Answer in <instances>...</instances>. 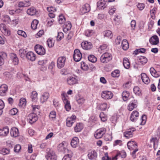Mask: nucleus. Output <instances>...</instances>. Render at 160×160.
Returning <instances> with one entry per match:
<instances>
[{"mask_svg": "<svg viewBox=\"0 0 160 160\" xmlns=\"http://www.w3.org/2000/svg\"><path fill=\"white\" fill-rule=\"evenodd\" d=\"M63 37V34L62 32H60L58 33L57 37V40L60 41Z\"/></svg>", "mask_w": 160, "mask_h": 160, "instance_id": "obj_62", "label": "nucleus"}, {"mask_svg": "<svg viewBox=\"0 0 160 160\" xmlns=\"http://www.w3.org/2000/svg\"><path fill=\"white\" fill-rule=\"evenodd\" d=\"M130 95V93L127 91H124L122 94V98L124 101H127Z\"/></svg>", "mask_w": 160, "mask_h": 160, "instance_id": "obj_32", "label": "nucleus"}, {"mask_svg": "<svg viewBox=\"0 0 160 160\" xmlns=\"http://www.w3.org/2000/svg\"><path fill=\"white\" fill-rule=\"evenodd\" d=\"M97 7L99 9H103L105 8L104 1L100 0L97 3Z\"/></svg>", "mask_w": 160, "mask_h": 160, "instance_id": "obj_34", "label": "nucleus"}, {"mask_svg": "<svg viewBox=\"0 0 160 160\" xmlns=\"http://www.w3.org/2000/svg\"><path fill=\"white\" fill-rule=\"evenodd\" d=\"M8 90V86L6 84H3L0 87V95L5 96Z\"/></svg>", "mask_w": 160, "mask_h": 160, "instance_id": "obj_10", "label": "nucleus"}, {"mask_svg": "<svg viewBox=\"0 0 160 160\" xmlns=\"http://www.w3.org/2000/svg\"><path fill=\"white\" fill-rule=\"evenodd\" d=\"M9 133V129L8 127H5L0 129V136L2 137L6 136Z\"/></svg>", "mask_w": 160, "mask_h": 160, "instance_id": "obj_18", "label": "nucleus"}, {"mask_svg": "<svg viewBox=\"0 0 160 160\" xmlns=\"http://www.w3.org/2000/svg\"><path fill=\"white\" fill-rule=\"evenodd\" d=\"M79 139L77 137H74L72 140L71 142V146L73 148H76L78 145Z\"/></svg>", "mask_w": 160, "mask_h": 160, "instance_id": "obj_21", "label": "nucleus"}, {"mask_svg": "<svg viewBox=\"0 0 160 160\" xmlns=\"http://www.w3.org/2000/svg\"><path fill=\"white\" fill-rule=\"evenodd\" d=\"M30 5L31 3L29 2V0H28L27 1H25V2H20L18 4V6L20 8L27 7L30 6Z\"/></svg>", "mask_w": 160, "mask_h": 160, "instance_id": "obj_28", "label": "nucleus"}, {"mask_svg": "<svg viewBox=\"0 0 160 160\" xmlns=\"http://www.w3.org/2000/svg\"><path fill=\"white\" fill-rule=\"evenodd\" d=\"M76 118V116L74 115H72L71 117H68L66 120L67 126L69 127H71L75 122Z\"/></svg>", "mask_w": 160, "mask_h": 160, "instance_id": "obj_6", "label": "nucleus"}, {"mask_svg": "<svg viewBox=\"0 0 160 160\" xmlns=\"http://www.w3.org/2000/svg\"><path fill=\"white\" fill-rule=\"evenodd\" d=\"M49 97V93L47 92H44L40 98V100L42 103L46 102Z\"/></svg>", "mask_w": 160, "mask_h": 160, "instance_id": "obj_25", "label": "nucleus"}, {"mask_svg": "<svg viewBox=\"0 0 160 160\" xmlns=\"http://www.w3.org/2000/svg\"><path fill=\"white\" fill-rule=\"evenodd\" d=\"M99 117L101 120L103 122H105L107 120V117L103 112H102L100 113Z\"/></svg>", "mask_w": 160, "mask_h": 160, "instance_id": "obj_42", "label": "nucleus"}, {"mask_svg": "<svg viewBox=\"0 0 160 160\" xmlns=\"http://www.w3.org/2000/svg\"><path fill=\"white\" fill-rule=\"evenodd\" d=\"M112 33L110 30H107L105 32L104 36L106 37H110V38L112 37Z\"/></svg>", "mask_w": 160, "mask_h": 160, "instance_id": "obj_60", "label": "nucleus"}, {"mask_svg": "<svg viewBox=\"0 0 160 160\" xmlns=\"http://www.w3.org/2000/svg\"><path fill=\"white\" fill-rule=\"evenodd\" d=\"M65 108L67 111H69L71 109V105L69 101H68L66 103H64Z\"/></svg>", "mask_w": 160, "mask_h": 160, "instance_id": "obj_55", "label": "nucleus"}, {"mask_svg": "<svg viewBox=\"0 0 160 160\" xmlns=\"http://www.w3.org/2000/svg\"><path fill=\"white\" fill-rule=\"evenodd\" d=\"M21 149V147L20 145L17 144L15 146L14 148V151L16 152H18Z\"/></svg>", "mask_w": 160, "mask_h": 160, "instance_id": "obj_63", "label": "nucleus"}, {"mask_svg": "<svg viewBox=\"0 0 160 160\" xmlns=\"http://www.w3.org/2000/svg\"><path fill=\"white\" fill-rule=\"evenodd\" d=\"M141 119L142 121L140 124L143 125L145 124L146 121V116L144 115H142V116Z\"/></svg>", "mask_w": 160, "mask_h": 160, "instance_id": "obj_64", "label": "nucleus"}, {"mask_svg": "<svg viewBox=\"0 0 160 160\" xmlns=\"http://www.w3.org/2000/svg\"><path fill=\"white\" fill-rule=\"evenodd\" d=\"M90 10V7L88 4H86L82 6L80 10L82 12V14H84L88 12Z\"/></svg>", "mask_w": 160, "mask_h": 160, "instance_id": "obj_24", "label": "nucleus"}, {"mask_svg": "<svg viewBox=\"0 0 160 160\" xmlns=\"http://www.w3.org/2000/svg\"><path fill=\"white\" fill-rule=\"evenodd\" d=\"M38 21L37 20H34L32 22L31 27L32 29L35 30L37 28Z\"/></svg>", "mask_w": 160, "mask_h": 160, "instance_id": "obj_36", "label": "nucleus"}, {"mask_svg": "<svg viewBox=\"0 0 160 160\" xmlns=\"http://www.w3.org/2000/svg\"><path fill=\"white\" fill-rule=\"evenodd\" d=\"M9 149L8 148H4L0 151V153L2 154H8L9 153Z\"/></svg>", "mask_w": 160, "mask_h": 160, "instance_id": "obj_41", "label": "nucleus"}, {"mask_svg": "<svg viewBox=\"0 0 160 160\" xmlns=\"http://www.w3.org/2000/svg\"><path fill=\"white\" fill-rule=\"evenodd\" d=\"M85 99L82 97H80L78 96V97L77 98V101L78 103L79 104H82L85 102Z\"/></svg>", "mask_w": 160, "mask_h": 160, "instance_id": "obj_45", "label": "nucleus"}, {"mask_svg": "<svg viewBox=\"0 0 160 160\" xmlns=\"http://www.w3.org/2000/svg\"><path fill=\"white\" fill-rule=\"evenodd\" d=\"M65 61H57V66L58 68H62L65 65Z\"/></svg>", "mask_w": 160, "mask_h": 160, "instance_id": "obj_39", "label": "nucleus"}, {"mask_svg": "<svg viewBox=\"0 0 160 160\" xmlns=\"http://www.w3.org/2000/svg\"><path fill=\"white\" fill-rule=\"evenodd\" d=\"M18 112V110L17 108H13L10 111L9 113L11 115H15Z\"/></svg>", "mask_w": 160, "mask_h": 160, "instance_id": "obj_58", "label": "nucleus"}, {"mask_svg": "<svg viewBox=\"0 0 160 160\" xmlns=\"http://www.w3.org/2000/svg\"><path fill=\"white\" fill-rule=\"evenodd\" d=\"M26 104V100L24 98H21L20 100L19 105L21 107L25 106Z\"/></svg>", "mask_w": 160, "mask_h": 160, "instance_id": "obj_46", "label": "nucleus"}, {"mask_svg": "<svg viewBox=\"0 0 160 160\" xmlns=\"http://www.w3.org/2000/svg\"><path fill=\"white\" fill-rule=\"evenodd\" d=\"M65 21V19L64 16L62 15H60L59 16V18L58 22L60 24H63Z\"/></svg>", "mask_w": 160, "mask_h": 160, "instance_id": "obj_48", "label": "nucleus"}, {"mask_svg": "<svg viewBox=\"0 0 160 160\" xmlns=\"http://www.w3.org/2000/svg\"><path fill=\"white\" fill-rule=\"evenodd\" d=\"M17 33L18 35L22 36L24 38L27 37V34L26 32L22 30H18L17 31Z\"/></svg>", "mask_w": 160, "mask_h": 160, "instance_id": "obj_51", "label": "nucleus"}, {"mask_svg": "<svg viewBox=\"0 0 160 160\" xmlns=\"http://www.w3.org/2000/svg\"><path fill=\"white\" fill-rule=\"evenodd\" d=\"M47 43L49 47H52L54 44V42L52 39H48L47 41Z\"/></svg>", "mask_w": 160, "mask_h": 160, "instance_id": "obj_56", "label": "nucleus"}, {"mask_svg": "<svg viewBox=\"0 0 160 160\" xmlns=\"http://www.w3.org/2000/svg\"><path fill=\"white\" fill-rule=\"evenodd\" d=\"M26 57L28 60H35L36 58V55L32 52H28L26 54Z\"/></svg>", "mask_w": 160, "mask_h": 160, "instance_id": "obj_19", "label": "nucleus"}, {"mask_svg": "<svg viewBox=\"0 0 160 160\" xmlns=\"http://www.w3.org/2000/svg\"><path fill=\"white\" fill-rule=\"evenodd\" d=\"M104 59L111 60L112 59V56L111 54L108 52L103 53L100 57V60Z\"/></svg>", "mask_w": 160, "mask_h": 160, "instance_id": "obj_26", "label": "nucleus"}, {"mask_svg": "<svg viewBox=\"0 0 160 160\" xmlns=\"http://www.w3.org/2000/svg\"><path fill=\"white\" fill-rule=\"evenodd\" d=\"M30 98L32 101L36 102L38 99V93L36 91H33L32 92Z\"/></svg>", "mask_w": 160, "mask_h": 160, "instance_id": "obj_31", "label": "nucleus"}, {"mask_svg": "<svg viewBox=\"0 0 160 160\" xmlns=\"http://www.w3.org/2000/svg\"><path fill=\"white\" fill-rule=\"evenodd\" d=\"M88 156L89 159L95 160L97 157V154L94 150L89 151Z\"/></svg>", "mask_w": 160, "mask_h": 160, "instance_id": "obj_13", "label": "nucleus"}, {"mask_svg": "<svg viewBox=\"0 0 160 160\" xmlns=\"http://www.w3.org/2000/svg\"><path fill=\"white\" fill-rule=\"evenodd\" d=\"M127 146L128 148L130 150H132V157L134 158H135L134 155L136 152L138 150L137 148V145L136 143L134 141H130L128 142L127 143Z\"/></svg>", "mask_w": 160, "mask_h": 160, "instance_id": "obj_1", "label": "nucleus"}, {"mask_svg": "<svg viewBox=\"0 0 160 160\" xmlns=\"http://www.w3.org/2000/svg\"><path fill=\"white\" fill-rule=\"evenodd\" d=\"M145 4L143 3H138L137 5V7L140 10H142L145 7Z\"/></svg>", "mask_w": 160, "mask_h": 160, "instance_id": "obj_57", "label": "nucleus"}, {"mask_svg": "<svg viewBox=\"0 0 160 160\" xmlns=\"http://www.w3.org/2000/svg\"><path fill=\"white\" fill-rule=\"evenodd\" d=\"M123 65L125 68H129L130 66V63L129 61H123Z\"/></svg>", "mask_w": 160, "mask_h": 160, "instance_id": "obj_53", "label": "nucleus"}, {"mask_svg": "<svg viewBox=\"0 0 160 160\" xmlns=\"http://www.w3.org/2000/svg\"><path fill=\"white\" fill-rule=\"evenodd\" d=\"M106 131V130L105 128H101L98 129L95 132L94 136L96 139L100 138L105 134Z\"/></svg>", "mask_w": 160, "mask_h": 160, "instance_id": "obj_2", "label": "nucleus"}, {"mask_svg": "<svg viewBox=\"0 0 160 160\" xmlns=\"http://www.w3.org/2000/svg\"><path fill=\"white\" fill-rule=\"evenodd\" d=\"M138 102L137 100H134L131 101L128 104V109L131 111L134 108H136L137 106Z\"/></svg>", "mask_w": 160, "mask_h": 160, "instance_id": "obj_11", "label": "nucleus"}, {"mask_svg": "<svg viewBox=\"0 0 160 160\" xmlns=\"http://www.w3.org/2000/svg\"><path fill=\"white\" fill-rule=\"evenodd\" d=\"M104 139L107 141H110L112 139V136L109 134H107L104 136Z\"/></svg>", "mask_w": 160, "mask_h": 160, "instance_id": "obj_61", "label": "nucleus"}, {"mask_svg": "<svg viewBox=\"0 0 160 160\" xmlns=\"http://www.w3.org/2000/svg\"><path fill=\"white\" fill-rule=\"evenodd\" d=\"M7 55L6 53L2 52L0 53V60H4L7 58Z\"/></svg>", "mask_w": 160, "mask_h": 160, "instance_id": "obj_52", "label": "nucleus"}, {"mask_svg": "<svg viewBox=\"0 0 160 160\" xmlns=\"http://www.w3.org/2000/svg\"><path fill=\"white\" fill-rule=\"evenodd\" d=\"M34 49L37 54L43 55L45 53V50L44 48L40 45L37 44L35 46Z\"/></svg>", "mask_w": 160, "mask_h": 160, "instance_id": "obj_4", "label": "nucleus"}, {"mask_svg": "<svg viewBox=\"0 0 160 160\" xmlns=\"http://www.w3.org/2000/svg\"><path fill=\"white\" fill-rule=\"evenodd\" d=\"M65 142H62L61 143L59 144L58 146V150L63 152H66V151H68L70 152L68 149H67L65 148Z\"/></svg>", "mask_w": 160, "mask_h": 160, "instance_id": "obj_15", "label": "nucleus"}, {"mask_svg": "<svg viewBox=\"0 0 160 160\" xmlns=\"http://www.w3.org/2000/svg\"><path fill=\"white\" fill-rule=\"evenodd\" d=\"M81 68L84 71H87L88 68V65L83 61H82L81 62Z\"/></svg>", "mask_w": 160, "mask_h": 160, "instance_id": "obj_40", "label": "nucleus"}, {"mask_svg": "<svg viewBox=\"0 0 160 160\" xmlns=\"http://www.w3.org/2000/svg\"><path fill=\"white\" fill-rule=\"evenodd\" d=\"M108 107V108L109 106H108L107 103H103L100 104L99 108L101 110H105Z\"/></svg>", "mask_w": 160, "mask_h": 160, "instance_id": "obj_38", "label": "nucleus"}, {"mask_svg": "<svg viewBox=\"0 0 160 160\" xmlns=\"http://www.w3.org/2000/svg\"><path fill=\"white\" fill-rule=\"evenodd\" d=\"M120 22V18H118V15L115 16V18L114 19L113 22L116 25H118Z\"/></svg>", "mask_w": 160, "mask_h": 160, "instance_id": "obj_50", "label": "nucleus"}, {"mask_svg": "<svg viewBox=\"0 0 160 160\" xmlns=\"http://www.w3.org/2000/svg\"><path fill=\"white\" fill-rule=\"evenodd\" d=\"M62 99L63 102L64 103H66L69 101L68 100V97L67 94L64 92H62L61 94Z\"/></svg>", "mask_w": 160, "mask_h": 160, "instance_id": "obj_37", "label": "nucleus"}, {"mask_svg": "<svg viewBox=\"0 0 160 160\" xmlns=\"http://www.w3.org/2000/svg\"><path fill=\"white\" fill-rule=\"evenodd\" d=\"M141 78L142 82L145 84H148L150 82V80L145 73H142Z\"/></svg>", "mask_w": 160, "mask_h": 160, "instance_id": "obj_16", "label": "nucleus"}, {"mask_svg": "<svg viewBox=\"0 0 160 160\" xmlns=\"http://www.w3.org/2000/svg\"><path fill=\"white\" fill-rule=\"evenodd\" d=\"M126 152L124 151L120 152H118L116 155L113 158L114 160L117 159V157L118 156L121 157L122 158H124L126 157Z\"/></svg>", "mask_w": 160, "mask_h": 160, "instance_id": "obj_30", "label": "nucleus"}, {"mask_svg": "<svg viewBox=\"0 0 160 160\" xmlns=\"http://www.w3.org/2000/svg\"><path fill=\"white\" fill-rule=\"evenodd\" d=\"M146 49L144 48H141L136 50L134 51V53L135 55H137L139 53H144Z\"/></svg>", "mask_w": 160, "mask_h": 160, "instance_id": "obj_47", "label": "nucleus"}, {"mask_svg": "<svg viewBox=\"0 0 160 160\" xmlns=\"http://www.w3.org/2000/svg\"><path fill=\"white\" fill-rule=\"evenodd\" d=\"M74 60H81L82 58V54L78 49H76L74 52L73 55Z\"/></svg>", "mask_w": 160, "mask_h": 160, "instance_id": "obj_9", "label": "nucleus"}, {"mask_svg": "<svg viewBox=\"0 0 160 160\" xmlns=\"http://www.w3.org/2000/svg\"><path fill=\"white\" fill-rule=\"evenodd\" d=\"M139 115L138 112L137 111H133L130 116V119L132 122H135Z\"/></svg>", "mask_w": 160, "mask_h": 160, "instance_id": "obj_23", "label": "nucleus"}, {"mask_svg": "<svg viewBox=\"0 0 160 160\" xmlns=\"http://www.w3.org/2000/svg\"><path fill=\"white\" fill-rule=\"evenodd\" d=\"M38 118L37 115L34 113H30L28 115V121L31 124L35 122Z\"/></svg>", "mask_w": 160, "mask_h": 160, "instance_id": "obj_7", "label": "nucleus"}, {"mask_svg": "<svg viewBox=\"0 0 160 160\" xmlns=\"http://www.w3.org/2000/svg\"><path fill=\"white\" fill-rule=\"evenodd\" d=\"M136 130L134 128L128 129V131L124 132V136L127 138H129L132 137V132Z\"/></svg>", "mask_w": 160, "mask_h": 160, "instance_id": "obj_14", "label": "nucleus"}, {"mask_svg": "<svg viewBox=\"0 0 160 160\" xmlns=\"http://www.w3.org/2000/svg\"><path fill=\"white\" fill-rule=\"evenodd\" d=\"M119 70H115L111 73V75L113 77H118L119 76Z\"/></svg>", "mask_w": 160, "mask_h": 160, "instance_id": "obj_43", "label": "nucleus"}, {"mask_svg": "<svg viewBox=\"0 0 160 160\" xmlns=\"http://www.w3.org/2000/svg\"><path fill=\"white\" fill-rule=\"evenodd\" d=\"M150 42L152 45H157L159 43L158 37L154 35L152 37L149 39Z\"/></svg>", "mask_w": 160, "mask_h": 160, "instance_id": "obj_17", "label": "nucleus"}, {"mask_svg": "<svg viewBox=\"0 0 160 160\" xmlns=\"http://www.w3.org/2000/svg\"><path fill=\"white\" fill-rule=\"evenodd\" d=\"M122 48L124 50H127L129 48V44L128 41L126 40H123L122 43Z\"/></svg>", "mask_w": 160, "mask_h": 160, "instance_id": "obj_29", "label": "nucleus"}, {"mask_svg": "<svg viewBox=\"0 0 160 160\" xmlns=\"http://www.w3.org/2000/svg\"><path fill=\"white\" fill-rule=\"evenodd\" d=\"M11 136L13 137H17L18 136L19 132L18 129L16 128H12L11 130Z\"/></svg>", "mask_w": 160, "mask_h": 160, "instance_id": "obj_20", "label": "nucleus"}, {"mask_svg": "<svg viewBox=\"0 0 160 160\" xmlns=\"http://www.w3.org/2000/svg\"><path fill=\"white\" fill-rule=\"evenodd\" d=\"M82 48L84 49L88 50L90 49L92 47V43L88 41H85L81 43Z\"/></svg>", "mask_w": 160, "mask_h": 160, "instance_id": "obj_8", "label": "nucleus"}, {"mask_svg": "<svg viewBox=\"0 0 160 160\" xmlns=\"http://www.w3.org/2000/svg\"><path fill=\"white\" fill-rule=\"evenodd\" d=\"M47 151L48 153L46 158L47 160H56L57 156L53 151L49 149V150H47Z\"/></svg>", "mask_w": 160, "mask_h": 160, "instance_id": "obj_3", "label": "nucleus"}, {"mask_svg": "<svg viewBox=\"0 0 160 160\" xmlns=\"http://www.w3.org/2000/svg\"><path fill=\"white\" fill-rule=\"evenodd\" d=\"M134 93L137 95H139L141 94V91L139 88L138 86L134 87L133 88Z\"/></svg>", "mask_w": 160, "mask_h": 160, "instance_id": "obj_44", "label": "nucleus"}, {"mask_svg": "<svg viewBox=\"0 0 160 160\" xmlns=\"http://www.w3.org/2000/svg\"><path fill=\"white\" fill-rule=\"evenodd\" d=\"M67 83L69 85H72L78 83V80L75 77H70L67 79Z\"/></svg>", "mask_w": 160, "mask_h": 160, "instance_id": "obj_12", "label": "nucleus"}, {"mask_svg": "<svg viewBox=\"0 0 160 160\" xmlns=\"http://www.w3.org/2000/svg\"><path fill=\"white\" fill-rule=\"evenodd\" d=\"M150 72L151 75L155 78H158L160 76V72L156 71L153 68H151Z\"/></svg>", "mask_w": 160, "mask_h": 160, "instance_id": "obj_22", "label": "nucleus"}, {"mask_svg": "<svg viewBox=\"0 0 160 160\" xmlns=\"http://www.w3.org/2000/svg\"><path fill=\"white\" fill-rule=\"evenodd\" d=\"M49 116L50 118L52 120L56 118V112L54 111H51L49 114Z\"/></svg>", "mask_w": 160, "mask_h": 160, "instance_id": "obj_49", "label": "nucleus"}, {"mask_svg": "<svg viewBox=\"0 0 160 160\" xmlns=\"http://www.w3.org/2000/svg\"><path fill=\"white\" fill-rule=\"evenodd\" d=\"M94 33V31L93 30H86L85 32V34L87 37H91Z\"/></svg>", "mask_w": 160, "mask_h": 160, "instance_id": "obj_35", "label": "nucleus"}, {"mask_svg": "<svg viewBox=\"0 0 160 160\" xmlns=\"http://www.w3.org/2000/svg\"><path fill=\"white\" fill-rule=\"evenodd\" d=\"M83 128L82 123H78L74 128V130L76 132H79L81 131Z\"/></svg>", "mask_w": 160, "mask_h": 160, "instance_id": "obj_27", "label": "nucleus"}, {"mask_svg": "<svg viewBox=\"0 0 160 160\" xmlns=\"http://www.w3.org/2000/svg\"><path fill=\"white\" fill-rule=\"evenodd\" d=\"M27 13L30 15L32 16L34 15L36 12V11L35 8H31L27 10Z\"/></svg>", "mask_w": 160, "mask_h": 160, "instance_id": "obj_33", "label": "nucleus"}, {"mask_svg": "<svg viewBox=\"0 0 160 160\" xmlns=\"http://www.w3.org/2000/svg\"><path fill=\"white\" fill-rule=\"evenodd\" d=\"M4 106V104L2 101L0 100V115L2 114V109Z\"/></svg>", "mask_w": 160, "mask_h": 160, "instance_id": "obj_59", "label": "nucleus"}, {"mask_svg": "<svg viewBox=\"0 0 160 160\" xmlns=\"http://www.w3.org/2000/svg\"><path fill=\"white\" fill-rule=\"evenodd\" d=\"M72 152L70 151V154H68L67 155H65L62 160H71L70 158L72 157Z\"/></svg>", "mask_w": 160, "mask_h": 160, "instance_id": "obj_54", "label": "nucleus"}, {"mask_svg": "<svg viewBox=\"0 0 160 160\" xmlns=\"http://www.w3.org/2000/svg\"><path fill=\"white\" fill-rule=\"evenodd\" d=\"M101 96L103 98L107 100L112 98L113 96V94L110 91H105L102 92Z\"/></svg>", "mask_w": 160, "mask_h": 160, "instance_id": "obj_5", "label": "nucleus"}]
</instances>
